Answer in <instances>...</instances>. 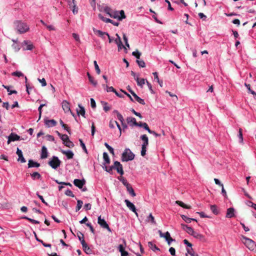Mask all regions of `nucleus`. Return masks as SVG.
<instances>
[{
  "instance_id": "obj_1",
  "label": "nucleus",
  "mask_w": 256,
  "mask_h": 256,
  "mask_svg": "<svg viewBox=\"0 0 256 256\" xmlns=\"http://www.w3.org/2000/svg\"><path fill=\"white\" fill-rule=\"evenodd\" d=\"M16 28L19 34H24L29 30V26L26 23L22 21L17 20L14 22Z\"/></svg>"
},
{
  "instance_id": "obj_2",
  "label": "nucleus",
  "mask_w": 256,
  "mask_h": 256,
  "mask_svg": "<svg viewBox=\"0 0 256 256\" xmlns=\"http://www.w3.org/2000/svg\"><path fill=\"white\" fill-rule=\"evenodd\" d=\"M242 242L250 250H254L256 248L255 242L244 236H242Z\"/></svg>"
},
{
  "instance_id": "obj_3",
  "label": "nucleus",
  "mask_w": 256,
  "mask_h": 256,
  "mask_svg": "<svg viewBox=\"0 0 256 256\" xmlns=\"http://www.w3.org/2000/svg\"><path fill=\"white\" fill-rule=\"evenodd\" d=\"M134 154L129 148L125 150L122 154V160L123 162H128L132 160L134 158Z\"/></svg>"
},
{
  "instance_id": "obj_4",
  "label": "nucleus",
  "mask_w": 256,
  "mask_h": 256,
  "mask_svg": "<svg viewBox=\"0 0 256 256\" xmlns=\"http://www.w3.org/2000/svg\"><path fill=\"white\" fill-rule=\"evenodd\" d=\"M62 162L58 160V158L53 156L52 159L48 162V164L53 168L56 169L60 166Z\"/></svg>"
},
{
  "instance_id": "obj_5",
  "label": "nucleus",
  "mask_w": 256,
  "mask_h": 256,
  "mask_svg": "<svg viewBox=\"0 0 256 256\" xmlns=\"http://www.w3.org/2000/svg\"><path fill=\"white\" fill-rule=\"evenodd\" d=\"M98 224L103 228H106L110 232H112V230L106 221L100 216L98 218Z\"/></svg>"
},
{
  "instance_id": "obj_6",
  "label": "nucleus",
  "mask_w": 256,
  "mask_h": 256,
  "mask_svg": "<svg viewBox=\"0 0 256 256\" xmlns=\"http://www.w3.org/2000/svg\"><path fill=\"white\" fill-rule=\"evenodd\" d=\"M20 140H24V138H20V136L14 133H11L8 136V144L10 142H14Z\"/></svg>"
},
{
  "instance_id": "obj_7",
  "label": "nucleus",
  "mask_w": 256,
  "mask_h": 256,
  "mask_svg": "<svg viewBox=\"0 0 256 256\" xmlns=\"http://www.w3.org/2000/svg\"><path fill=\"white\" fill-rule=\"evenodd\" d=\"M114 168H116L118 172L121 175L124 174L122 166L119 162L116 161L114 162Z\"/></svg>"
},
{
  "instance_id": "obj_8",
  "label": "nucleus",
  "mask_w": 256,
  "mask_h": 256,
  "mask_svg": "<svg viewBox=\"0 0 256 256\" xmlns=\"http://www.w3.org/2000/svg\"><path fill=\"white\" fill-rule=\"evenodd\" d=\"M125 202L127 206L134 212L136 214V216H138V214L136 212V208L135 206L130 201H129L128 200H125Z\"/></svg>"
},
{
  "instance_id": "obj_9",
  "label": "nucleus",
  "mask_w": 256,
  "mask_h": 256,
  "mask_svg": "<svg viewBox=\"0 0 256 256\" xmlns=\"http://www.w3.org/2000/svg\"><path fill=\"white\" fill-rule=\"evenodd\" d=\"M73 183L78 188H82L86 184V180H84L75 179Z\"/></svg>"
},
{
  "instance_id": "obj_10",
  "label": "nucleus",
  "mask_w": 256,
  "mask_h": 256,
  "mask_svg": "<svg viewBox=\"0 0 256 256\" xmlns=\"http://www.w3.org/2000/svg\"><path fill=\"white\" fill-rule=\"evenodd\" d=\"M16 154L18 156H19V158L18 159V160L20 161V162L22 163L26 162V159L22 156V150H20L18 148H17Z\"/></svg>"
},
{
  "instance_id": "obj_11",
  "label": "nucleus",
  "mask_w": 256,
  "mask_h": 256,
  "mask_svg": "<svg viewBox=\"0 0 256 256\" xmlns=\"http://www.w3.org/2000/svg\"><path fill=\"white\" fill-rule=\"evenodd\" d=\"M235 216L234 209L233 208H230L227 210L226 218H232Z\"/></svg>"
},
{
  "instance_id": "obj_12",
  "label": "nucleus",
  "mask_w": 256,
  "mask_h": 256,
  "mask_svg": "<svg viewBox=\"0 0 256 256\" xmlns=\"http://www.w3.org/2000/svg\"><path fill=\"white\" fill-rule=\"evenodd\" d=\"M62 107L65 112H70V104L66 100L62 102Z\"/></svg>"
},
{
  "instance_id": "obj_13",
  "label": "nucleus",
  "mask_w": 256,
  "mask_h": 256,
  "mask_svg": "<svg viewBox=\"0 0 256 256\" xmlns=\"http://www.w3.org/2000/svg\"><path fill=\"white\" fill-rule=\"evenodd\" d=\"M82 247H83V250L87 254H92V250L90 248V247L88 246L86 241L82 242Z\"/></svg>"
},
{
  "instance_id": "obj_14",
  "label": "nucleus",
  "mask_w": 256,
  "mask_h": 256,
  "mask_svg": "<svg viewBox=\"0 0 256 256\" xmlns=\"http://www.w3.org/2000/svg\"><path fill=\"white\" fill-rule=\"evenodd\" d=\"M61 152L67 156L68 159H72L74 158V153L70 150H61Z\"/></svg>"
},
{
  "instance_id": "obj_15",
  "label": "nucleus",
  "mask_w": 256,
  "mask_h": 256,
  "mask_svg": "<svg viewBox=\"0 0 256 256\" xmlns=\"http://www.w3.org/2000/svg\"><path fill=\"white\" fill-rule=\"evenodd\" d=\"M40 166V164L38 162H36L34 161H33L32 160H29L28 161V168H38Z\"/></svg>"
},
{
  "instance_id": "obj_16",
  "label": "nucleus",
  "mask_w": 256,
  "mask_h": 256,
  "mask_svg": "<svg viewBox=\"0 0 256 256\" xmlns=\"http://www.w3.org/2000/svg\"><path fill=\"white\" fill-rule=\"evenodd\" d=\"M45 124L48 128L56 126L57 122L54 120H45Z\"/></svg>"
},
{
  "instance_id": "obj_17",
  "label": "nucleus",
  "mask_w": 256,
  "mask_h": 256,
  "mask_svg": "<svg viewBox=\"0 0 256 256\" xmlns=\"http://www.w3.org/2000/svg\"><path fill=\"white\" fill-rule=\"evenodd\" d=\"M93 30L94 32L98 34L99 36L102 38H104V36H106L108 34V33L106 32H103L100 30H97L95 28H93Z\"/></svg>"
},
{
  "instance_id": "obj_18",
  "label": "nucleus",
  "mask_w": 256,
  "mask_h": 256,
  "mask_svg": "<svg viewBox=\"0 0 256 256\" xmlns=\"http://www.w3.org/2000/svg\"><path fill=\"white\" fill-rule=\"evenodd\" d=\"M132 95L135 98L136 100L138 102L142 105H144L146 104L144 100L138 96L134 92H132Z\"/></svg>"
},
{
  "instance_id": "obj_19",
  "label": "nucleus",
  "mask_w": 256,
  "mask_h": 256,
  "mask_svg": "<svg viewBox=\"0 0 256 256\" xmlns=\"http://www.w3.org/2000/svg\"><path fill=\"white\" fill-rule=\"evenodd\" d=\"M78 107L80 108L79 110H76L77 114L79 115H81L83 117L85 118V110L84 108L80 104H78Z\"/></svg>"
},
{
  "instance_id": "obj_20",
  "label": "nucleus",
  "mask_w": 256,
  "mask_h": 256,
  "mask_svg": "<svg viewBox=\"0 0 256 256\" xmlns=\"http://www.w3.org/2000/svg\"><path fill=\"white\" fill-rule=\"evenodd\" d=\"M146 222H150L152 224H156V222L155 220L154 217L152 216V214H150V215L147 217L146 220Z\"/></svg>"
},
{
  "instance_id": "obj_21",
  "label": "nucleus",
  "mask_w": 256,
  "mask_h": 256,
  "mask_svg": "<svg viewBox=\"0 0 256 256\" xmlns=\"http://www.w3.org/2000/svg\"><path fill=\"white\" fill-rule=\"evenodd\" d=\"M127 122L132 126H134L135 124H137V122L135 118L132 117H128L126 118Z\"/></svg>"
},
{
  "instance_id": "obj_22",
  "label": "nucleus",
  "mask_w": 256,
  "mask_h": 256,
  "mask_svg": "<svg viewBox=\"0 0 256 256\" xmlns=\"http://www.w3.org/2000/svg\"><path fill=\"white\" fill-rule=\"evenodd\" d=\"M48 157V150L46 148L43 146L42 150H41V158L42 159L46 158Z\"/></svg>"
},
{
  "instance_id": "obj_23",
  "label": "nucleus",
  "mask_w": 256,
  "mask_h": 256,
  "mask_svg": "<svg viewBox=\"0 0 256 256\" xmlns=\"http://www.w3.org/2000/svg\"><path fill=\"white\" fill-rule=\"evenodd\" d=\"M192 236L195 238L199 239L202 242L206 241V238L202 234H198L196 232H194Z\"/></svg>"
},
{
  "instance_id": "obj_24",
  "label": "nucleus",
  "mask_w": 256,
  "mask_h": 256,
  "mask_svg": "<svg viewBox=\"0 0 256 256\" xmlns=\"http://www.w3.org/2000/svg\"><path fill=\"white\" fill-rule=\"evenodd\" d=\"M126 187L128 191L129 192L130 194L132 195V196L134 197L136 196V194L135 193L134 190L130 184H128Z\"/></svg>"
},
{
  "instance_id": "obj_25",
  "label": "nucleus",
  "mask_w": 256,
  "mask_h": 256,
  "mask_svg": "<svg viewBox=\"0 0 256 256\" xmlns=\"http://www.w3.org/2000/svg\"><path fill=\"white\" fill-rule=\"evenodd\" d=\"M24 43L26 45V48H24L25 50H32L34 48L33 44L28 41L24 40Z\"/></svg>"
},
{
  "instance_id": "obj_26",
  "label": "nucleus",
  "mask_w": 256,
  "mask_h": 256,
  "mask_svg": "<svg viewBox=\"0 0 256 256\" xmlns=\"http://www.w3.org/2000/svg\"><path fill=\"white\" fill-rule=\"evenodd\" d=\"M176 204H178V205H179L181 207L184 208L190 209L192 208L190 206L186 205L182 201L176 200Z\"/></svg>"
},
{
  "instance_id": "obj_27",
  "label": "nucleus",
  "mask_w": 256,
  "mask_h": 256,
  "mask_svg": "<svg viewBox=\"0 0 256 256\" xmlns=\"http://www.w3.org/2000/svg\"><path fill=\"white\" fill-rule=\"evenodd\" d=\"M142 125H143L142 128H144L145 130H147L149 133L152 134L156 136H158L155 132L152 131L150 129L149 127L146 123L144 122Z\"/></svg>"
},
{
  "instance_id": "obj_28",
  "label": "nucleus",
  "mask_w": 256,
  "mask_h": 256,
  "mask_svg": "<svg viewBox=\"0 0 256 256\" xmlns=\"http://www.w3.org/2000/svg\"><path fill=\"white\" fill-rule=\"evenodd\" d=\"M135 80L136 81L138 85L141 88H142L143 85L145 84V80L144 78L140 79L137 76L135 78Z\"/></svg>"
},
{
  "instance_id": "obj_29",
  "label": "nucleus",
  "mask_w": 256,
  "mask_h": 256,
  "mask_svg": "<svg viewBox=\"0 0 256 256\" xmlns=\"http://www.w3.org/2000/svg\"><path fill=\"white\" fill-rule=\"evenodd\" d=\"M102 86L104 88H105L107 92H113L115 93L116 90L112 86H108L103 84Z\"/></svg>"
},
{
  "instance_id": "obj_30",
  "label": "nucleus",
  "mask_w": 256,
  "mask_h": 256,
  "mask_svg": "<svg viewBox=\"0 0 256 256\" xmlns=\"http://www.w3.org/2000/svg\"><path fill=\"white\" fill-rule=\"evenodd\" d=\"M98 16L100 19L102 20L103 22H105L106 23L112 22V20H110V18H104L100 14H98Z\"/></svg>"
},
{
  "instance_id": "obj_31",
  "label": "nucleus",
  "mask_w": 256,
  "mask_h": 256,
  "mask_svg": "<svg viewBox=\"0 0 256 256\" xmlns=\"http://www.w3.org/2000/svg\"><path fill=\"white\" fill-rule=\"evenodd\" d=\"M58 136L60 137L62 140L64 142V143L66 142H68L69 140L68 137L66 134H60V132H58Z\"/></svg>"
},
{
  "instance_id": "obj_32",
  "label": "nucleus",
  "mask_w": 256,
  "mask_h": 256,
  "mask_svg": "<svg viewBox=\"0 0 256 256\" xmlns=\"http://www.w3.org/2000/svg\"><path fill=\"white\" fill-rule=\"evenodd\" d=\"M34 235H35V238H36V240L38 242H40L43 244L44 247H49V248H50L52 246V245L50 244H46V243L44 242L42 240H38V238L36 236V232H34Z\"/></svg>"
},
{
  "instance_id": "obj_33",
  "label": "nucleus",
  "mask_w": 256,
  "mask_h": 256,
  "mask_svg": "<svg viewBox=\"0 0 256 256\" xmlns=\"http://www.w3.org/2000/svg\"><path fill=\"white\" fill-rule=\"evenodd\" d=\"M148 246L154 251L160 250V249L158 248L152 242H150L148 243Z\"/></svg>"
},
{
  "instance_id": "obj_34",
  "label": "nucleus",
  "mask_w": 256,
  "mask_h": 256,
  "mask_svg": "<svg viewBox=\"0 0 256 256\" xmlns=\"http://www.w3.org/2000/svg\"><path fill=\"white\" fill-rule=\"evenodd\" d=\"M42 138L45 140L50 142H53L54 140V136L49 134H46Z\"/></svg>"
},
{
  "instance_id": "obj_35",
  "label": "nucleus",
  "mask_w": 256,
  "mask_h": 256,
  "mask_svg": "<svg viewBox=\"0 0 256 256\" xmlns=\"http://www.w3.org/2000/svg\"><path fill=\"white\" fill-rule=\"evenodd\" d=\"M118 119L122 122V124L124 128H126L127 126L126 124H124V118L122 116L120 113H118L117 115Z\"/></svg>"
},
{
  "instance_id": "obj_36",
  "label": "nucleus",
  "mask_w": 256,
  "mask_h": 256,
  "mask_svg": "<svg viewBox=\"0 0 256 256\" xmlns=\"http://www.w3.org/2000/svg\"><path fill=\"white\" fill-rule=\"evenodd\" d=\"M102 104L103 106L104 110L107 112L110 110V107L108 106V104L105 102H102Z\"/></svg>"
},
{
  "instance_id": "obj_37",
  "label": "nucleus",
  "mask_w": 256,
  "mask_h": 256,
  "mask_svg": "<svg viewBox=\"0 0 256 256\" xmlns=\"http://www.w3.org/2000/svg\"><path fill=\"white\" fill-rule=\"evenodd\" d=\"M118 14H119V12L112 10L110 16L111 18H117L118 20Z\"/></svg>"
},
{
  "instance_id": "obj_38",
  "label": "nucleus",
  "mask_w": 256,
  "mask_h": 256,
  "mask_svg": "<svg viewBox=\"0 0 256 256\" xmlns=\"http://www.w3.org/2000/svg\"><path fill=\"white\" fill-rule=\"evenodd\" d=\"M125 18H126V16L124 14V12L123 10H121L119 12L118 20H123Z\"/></svg>"
},
{
  "instance_id": "obj_39",
  "label": "nucleus",
  "mask_w": 256,
  "mask_h": 256,
  "mask_svg": "<svg viewBox=\"0 0 256 256\" xmlns=\"http://www.w3.org/2000/svg\"><path fill=\"white\" fill-rule=\"evenodd\" d=\"M210 210L212 211V212L217 215L218 214V210L217 207L216 205H212L210 206Z\"/></svg>"
},
{
  "instance_id": "obj_40",
  "label": "nucleus",
  "mask_w": 256,
  "mask_h": 256,
  "mask_svg": "<svg viewBox=\"0 0 256 256\" xmlns=\"http://www.w3.org/2000/svg\"><path fill=\"white\" fill-rule=\"evenodd\" d=\"M148 146V145H142L141 154L142 156H144L146 154V152Z\"/></svg>"
},
{
  "instance_id": "obj_41",
  "label": "nucleus",
  "mask_w": 256,
  "mask_h": 256,
  "mask_svg": "<svg viewBox=\"0 0 256 256\" xmlns=\"http://www.w3.org/2000/svg\"><path fill=\"white\" fill-rule=\"evenodd\" d=\"M136 62L140 68H144L146 66L145 62L143 60H137Z\"/></svg>"
},
{
  "instance_id": "obj_42",
  "label": "nucleus",
  "mask_w": 256,
  "mask_h": 256,
  "mask_svg": "<svg viewBox=\"0 0 256 256\" xmlns=\"http://www.w3.org/2000/svg\"><path fill=\"white\" fill-rule=\"evenodd\" d=\"M82 206V202L81 200H77V206H76V212L80 210Z\"/></svg>"
},
{
  "instance_id": "obj_43",
  "label": "nucleus",
  "mask_w": 256,
  "mask_h": 256,
  "mask_svg": "<svg viewBox=\"0 0 256 256\" xmlns=\"http://www.w3.org/2000/svg\"><path fill=\"white\" fill-rule=\"evenodd\" d=\"M104 161L106 162V164H110V159L109 158V156H108V154L104 152Z\"/></svg>"
},
{
  "instance_id": "obj_44",
  "label": "nucleus",
  "mask_w": 256,
  "mask_h": 256,
  "mask_svg": "<svg viewBox=\"0 0 256 256\" xmlns=\"http://www.w3.org/2000/svg\"><path fill=\"white\" fill-rule=\"evenodd\" d=\"M94 64L95 70H96L97 74H100V70L96 60H94Z\"/></svg>"
},
{
  "instance_id": "obj_45",
  "label": "nucleus",
  "mask_w": 256,
  "mask_h": 256,
  "mask_svg": "<svg viewBox=\"0 0 256 256\" xmlns=\"http://www.w3.org/2000/svg\"><path fill=\"white\" fill-rule=\"evenodd\" d=\"M238 136L240 139L238 142L240 143H242L243 142V137H242V129L241 128H240L239 129Z\"/></svg>"
},
{
  "instance_id": "obj_46",
  "label": "nucleus",
  "mask_w": 256,
  "mask_h": 256,
  "mask_svg": "<svg viewBox=\"0 0 256 256\" xmlns=\"http://www.w3.org/2000/svg\"><path fill=\"white\" fill-rule=\"evenodd\" d=\"M31 176L33 178V180H34L35 178L40 179V173H38V172H34L32 174Z\"/></svg>"
},
{
  "instance_id": "obj_47",
  "label": "nucleus",
  "mask_w": 256,
  "mask_h": 256,
  "mask_svg": "<svg viewBox=\"0 0 256 256\" xmlns=\"http://www.w3.org/2000/svg\"><path fill=\"white\" fill-rule=\"evenodd\" d=\"M132 56H134L138 60L140 58V56H141V53L136 50L135 52H133L132 53Z\"/></svg>"
},
{
  "instance_id": "obj_48",
  "label": "nucleus",
  "mask_w": 256,
  "mask_h": 256,
  "mask_svg": "<svg viewBox=\"0 0 256 256\" xmlns=\"http://www.w3.org/2000/svg\"><path fill=\"white\" fill-rule=\"evenodd\" d=\"M181 217L186 223H190L192 221V218H189L184 215H182Z\"/></svg>"
},
{
  "instance_id": "obj_49",
  "label": "nucleus",
  "mask_w": 256,
  "mask_h": 256,
  "mask_svg": "<svg viewBox=\"0 0 256 256\" xmlns=\"http://www.w3.org/2000/svg\"><path fill=\"white\" fill-rule=\"evenodd\" d=\"M104 10L106 14H107L109 16H110L112 12V10L108 6L104 7Z\"/></svg>"
},
{
  "instance_id": "obj_50",
  "label": "nucleus",
  "mask_w": 256,
  "mask_h": 256,
  "mask_svg": "<svg viewBox=\"0 0 256 256\" xmlns=\"http://www.w3.org/2000/svg\"><path fill=\"white\" fill-rule=\"evenodd\" d=\"M46 27L47 28V29L50 31H56V28L54 25H48L46 24Z\"/></svg>"
},
{
  "instance_id": "obj_51",
  "label": "nucleus",
  "mask_w": 256,
  "mask_h": 256,
  "mask_svg": "<svg viewBox=\"0 0 256 256\" xmlns=\"http://www.w3.org/2000/svg\"><path fill=\"white\" fill-rule=\"evenodd\" d=\"M77 236H78V238L81 242V244H82V242L84 241V234L79 232V233L77 234Z\"/></svg>"
},
{
  "instance_id": "obj_52",
  "label": "nucleus",
  "mask_w": 256,
  "mask_h": 256,
  "mask_svg": "<svg viewBox=\"0 0 256 256\" xmlns=\"http://www.w3.org/2000/svg\"><path fill=\"white\" fill-rule=\"evenodd\" d=\"M12 74L13 76H18V77L23 76H24V74L22 72H18V71L13 72Z\"/></svg>"
},
{
  "instance_id": "obj_53",
  "label": "nucleus",
  "mask_w": 256,
  "mask_h": 256,
  "mask_svg": "<svg viewBox=\"0 0 256 256\" xmlns=\"http://www.w3.org/2000/svg\"><path fill=\"white\" fill-rule=\"evenodd\" d=\"M140 138L144 141L143 144H148V138L146 134L142 136Z\"/></svg>"
},
{
  "instance_id": "obj_54",
  "label": "nucleus",
  "mask_w": 256,
  "mask_h": 256,
  "mask_svg": "<svg viewBox=\"0 0 256 256\" xmlns=\"http://www.w3.org/2000/svg\"><path fill=\"white\" fill-rule=\"evenodd\" d=\"M187 252L191 256H198V255L197 254H195L192 248H187Z\"/></svg>"
},
{
  "instance_id": "obj_55",
  "label": "nucleus",
  "mask_w": 256,
  "mask_h": 256,
  "mask_svg": "<svg viewBox=\"0 0 256 256\" xmlns=\"http://www.w3.org/2000/svg\"><path fill=\"white\" fill-rule=\"evenodd\" d=\"M186 232L187 233H188V234H190L191 236H193V234H194L195 231L194 230L191 228V227H190L186 230Z\"/></svg>"
},
{
  "instance_id": "obj_56",
  "label": "nucleus",
  "mask_w": 256,
  "mask_h": 256,
  "mask_svg": "<svg viewBox=\"0 0 256 256\" xmlns=\"http://www.w3.org/2000/svg\"><path fill=\"white\" fill-rule=\"evenodd\" d=\"M65 194H66L69 196H71L72 198L74 197V195L72 193V190H67L65 192Z\"/></svg>"
},
{
  "instance_id": "obj_57",
  "label": "nucleus",
  "mask_w": 256,
  "mask_h": 256,
  "mask_svg": "<svg viewBox=\"0 0 256 256\" xmlns=\"http://www.w3.org/2000/svg\"><path fill=\"white\" fill-rule=\"evenodd\" d=\"M88 80H89L90 82L94 86H96L97 85V82L94 80V78L92 76L88 78Z\"/></svg>"
},
{
  "instance_id": "obj_58",
  "label": "nucleus",
  "mask_w": 256,
  "mask_h": 256,
  "mask_svg": "<svg viewBox=\"0 0 256 256\" xmlns=\"http://www.w3.org/2000/svg\"><path fill=\"white\" fill-rule=\"evenodd\" d=\"M36 195L41 200V201H42V202L46 206H48V204L46 203V200H44V197L42 196L41 195L38 194V192H37V194H36Z\"/></svg>"
},
{
  "instance_id": "obj_59",
  "label": "nucleus",
  "mask_w": 256,
  "mask_h": 256,
  "mask_svg": "<svg viewBox=\"0 0 256 256\" xmlns=\"http://www.w3.org/2000/svg\"><path fill=\"white\" fill-rule=\"evenodd\" d=\"M169 252L170 253L171 255L172 256H176V250L174 248L171 247L169 249Z\"/></svg>"
},
{
  "instance_id": "obj_60",
  "label": "nucleus",
  "mask_w": 256,
  "mask_h": 256,
  "mask_svg": "<svg viewBox=\"0 0 256 256\" xmlns=\"http://www.w3.org/2000/svg\"><path fill=\"white\" fill-rule=\"evenodd\" d=\"M120 180L126 186L130 184L128 182L127 180L124 178H122L121 179H120Z\"/></svg>"
},
{
  "instance_id": "obj_61",
  "label": "nucleus",
  "mask_w": 256,
  "mask_h": 256,
  "mask_svg": "<svg viewBox=\"0 0 256 256\" xmlns=\"http://www.w3.org/2000/svg\"><path fill=\"white\" fill-rule=\"evenodd\" d=\"M38 80L42 83V86H46V80L44 78H42V79L38 78Z\"/></svg>"
},
{
  "instance_id": "obj_62",
  "label": "nucleus",
  "mask_w": 256,
  "mask_h": 256,
  "mask_svg": "<svg viewBox=\"0 0 256 256\" xmlns=\"http://www.w3.org/2000/svg\"><path fill=\"white\" fill-rule=\"evenodd\" d=\"M116 36L117 38H116L114 40V42L116 44H119L120 42H122L121 38H120V36H119V35L118 34H116Z\"/></svg>"
},
{
  "instance_id": "obj_63",
  "label": "nucleus",
  "mask_w": 256,
  "mask_h": 256,
  "mask_svg": "<svg viewBox=\"0 0 256 256\" xmlns=\"http://www.w3.org/2000/svg\"><path fill=\"white\" fill-rule=\"evenodd\" d=\"M12 48L14 49L15 52H18L20 49V46L16 44H14L12 45Z\"/></svg>"
},
{
  "instance_id": "obj_64",
  "label": "nucleus",
  "mask_w": 256,
  "mask_h": 256,
  "mask_svg": "<svg viewBox=\"0 0 256 256\" xmlns=\"http://www.w3.org/2000/svg\"><path fill=\"white\" fill-rule=\"evenodd\" d=\"M71 7H72L73 8H72V12L74 14H76L78 12V7L76 6V4H74Z\"/></svg>"
}]
</instances>
